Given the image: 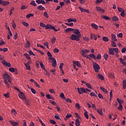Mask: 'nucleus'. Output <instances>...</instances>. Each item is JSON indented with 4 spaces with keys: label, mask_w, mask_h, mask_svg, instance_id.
Returning <instances> with one entry per match:
<instances>
[{
    "label": "nucleus",
    "mask_w": 126,
    "mask_h": 126,
    "mask_svg": "<svg viewBox=\"0 0 126 126\" xmlns=\"http://www.w3.org/2000/svg\"><path fill=\"white\" fill-rule=\"evenodd\" d=\"M74 34H72L70 36V39L72 41H79L80 38H81V33H80V32H75Z\"/></svg>",
    "instance_id": "obj_1"
},
{
    "label": "nucleus",
    "mask_w": 126,
    "mask_h": 126,
    "mask_svg": "<svg viewBox=\"0 0 126 126\" xmlns=\"http://www.w3.org/2000/svg\"><path fill=\"white\" fill-rule=\"evenodd\" d=\"M40 26H41V27H44V28H46V29H50L51 30H53L55 32L60 31V29H56V27L52 26V25L50 24H47L46 25L43 23H40Z\"/></svg>",
    "instance_id": "obj_2"
},
{
    "label": "nucleus",
    "mask_w": 126,
    "mask_h": 126,
    "mask_svg": "<svg viewBox=\"0 0 126 126\" xmlns=\"http://www.w3.org/2000/svg\"><path fill=\"white\" fill-rule=\"evenodd\" d=\"M93 67L95 72H99V69H100V66L97 63H94L93 64Z\"/></svg>",
    "instance_id": "obj_3"
},
{
    "label": "nucleus",
    "mask_w": 126,
    "mask_h": 126,
    "mask_svg": "<svg viewBox=\"0 0 126 126\" xmlns=\"http://www.w3.org/2000/svg\"><path fill=\"white\" fill-rule=\"evenodd\" d=\"M81 31L75 29L67 28L65 30V32H80Z\"/></svg>",
    "instance_id": "obj_4"
},
{
    "label": "nucleus",
    "mask_w": 126,
    "mask_h": 126,
    "mask_svg": "<svg viewBox=\"0 0 126 126\" xmlns=\"http://www.w3.org/2000/svg\"><path fill=\"white\" fill-rule=\"evenodd\" d=\"M77 91L79 94H83V93H86V89L84 88H81L80 89L79 88H77Z\"/></svg>",
    "instance_id": "obj_5"
},
{
    "label": "nucleus",
    "mask_w": 126,
    "mask_h": 126,
    "mask_svg": "<svg viewBox=\"0 0 126 126\" xmlns=\"http://www.w3.org/2000/svg\"><path fill=\"white\" fill-rule=\"evenodd\" d=\"M89 52V50L83 49V50H81V56H83V57L86 58V56H85V54H88Z\"/></svg>",
    "instance_id": "obj_6"
},
{
    "label": "nucleus",
    "mask_w": 126,
    "mask_h": 126,
    "mask_svg": "<svg viewBox=\"0 0 126 126\" xmlns=\"http://www.w3.org/2000/svg\"><path fill=\"white\" fill-rule=\"evenodd\" d=\"M49 60H51L53 61L52 63V66L54 67H56L57 66V61L56 60V59L54 58H49Z\"/></svg>",
    "instance_id": "obj_7"
},
{
    "label": "nucleus",
    "mask_w": 126,
    "mask_h": 126,
    "mask_svg": "<svg viewBox=\"0 0 126 126\" xmlns=\"http://www.w3.org/2000/svg\"><path fill=\"white\" fill-rule=\"evenodd\" d=\"M1 63L3 65H6L8 67H10V66H11V64H10V63H7V62H5V60L2 61Z\"/></svg>",
    "instance_id": "obj_8"
},
{
    "label": "nucleus",
    "mask_w": 126,
    "mask_h": 126,
    "mask_svg": "<svg viewBox=\"0 0 126 126\" xmlns=\"http://www.w3.org/2000/svg\"><path fill=\"white\" fill-rule=\"evenodd\" d=\"M36 2L38 4H41V3L42 4H46L47 3L44 0H36Z\"/></svg>",
    "instance_id": "obj_9"
},
{
    "label": "nucleus",
    "mask_w": 126,
    "mask_h": 126,
    "mask_svg": "<svg viewBox=\"0 0 126 126\" xmlns=\"http://www.w3.org/2000/svg\"><path fill=\"white\" fill-rule=\"evenodd\" d=\"M9 75L7 73H4L3 75V78H4V80H7V79H9Z\"/></svg>",
    "instance_id": "obj_10"
},
{
    "label": "nucleus",
    "mask_w": 126,
    "mask_h": 126,
    "mask_svg": "<svg viewBox=\"0 0 126 126\" xmlns=\"http://www.w3.org/2000/svg\"><path fill=\"white\" fill-rule=\"evenodd\" d=\"M18 95L19 98H20L21 99H24V100H25V99L26 98V97H25L24 94H23V93L22 92H21L20 94H19Z\"/></svg>",
    "instance_id": "obj_11"
},
{
    "label": "nucleus",
    "mask_w": 126,
    "mask_h": 126,
    "mask_svg": "<svg viewBox=\"0 0 126 126\" xmlns=\"http://www.w3.org/2000/svg\"><path fill=\"white\" fill-rule=\"evenodd\" d=\"M24 101L27 106H30V105H31V100L30 99L25 98Z\"/></svg>",
    "instance_id": "obj_12"
},
{
    "label": "nucleus",
    "mask_w": 126,
    "mask_h": 126,
    "mask_svg": "<svg viewBox=\"0 0 126 126\" xmlns=\"http://www.w3.org/2000/svg\"><path fill=\"white\" fill-rule=\"evenodd\" d=\"M96 8L98 11H100L101 13H104V12H105V10L102 9V8L100 7L96 6Z\"/></svg>",
    "instance_id": "obj_13"
},
{
    "label": "nucleus",
    "mask_w": 126,
    "mask_h": 126,
    "mask_svg": "<svg viewBox=\"0 0 126 126\" xmlns=\"http://www.w3.org/2000/svg\"><path fill=\"white\" fill-rule=\"evenodd\" d=\"M9 123H10V124H11L12 126H18V123H17V122H15L14 121H12L11 120H10Z\"/></svg>",
    "instance_id": "obj_14"
},
{
    "label": "nucleus",
    "mask_w": 126,
    "mask_h": 126,
    "mask_svg": "<svg viewBox=\"0 0 126 126\" xmlns=\"http://www.w3.org/2000/svg\"><path fill=\"white\" fill-rule=\"evenodd\" d=\"M116 37H117V36L115 34H112L111 39H112V41H118V39H117V38H116Z\"/></svg>",
    "instance_id": "obj_15"
},
{
    "label": "nucleus",
    "mask_w": 126,
    "mask_h": 126,
    "mask_svg": "<svg viewBox=\"0 0 126 126\" xmlns=\"http://www.w3.org/2000/svg\"><path fill=\"white\" fill-rule=\"evenodd\" d=\"M109 54L112 56L115 55V52H114V48H109Z\"/></svg>",
    "instance_id": "obj_16"
},
{
    "label": "nucleus",
    "mask_w": 126,
    "mask_h": 126,
    "mask_svg": "<svg viewBox=\"0 0 126 126\" xmlns=\"http://www.w3.org/2000/svg\"><path fill=\"white\" fill-rule=\"evenodd\" d=\"M75 126H80V121H79V119L78 118L75 120Z\"/></svg>",
    "instance_id": "obj_17"
},
{
    "label": "nucleus",
    "mask_w": 126,
    "mask_h": 126,
    "mask_svg": "<svg viewBox=\"0 0 126 126\" xmlns=\"http://www.w3.org/2000/svg\"><path fill=\"white\" fill-rule=\"evenodd\" d=\"M8 4H9V2L8 1H2V5L3 6H6V5H7Z\"/></svg>",
    "instance_id": "obj_18"
},
{
    "label": "nucleus",
    "mask_w": 126,
    "mask_h": 126,
    "mask_svg": "<svg viewBox=\"0 0 126 126\" xmlns=\"http://www.w3.org/2000/svg\"><path fill=\"white\" fill-rule=\"evenodd\" d=\"M38 63L40 64V65L42 69H44V70H46V69L45 68V65L42 62H40L38 61Z\"/></svg>",
    "instance_id": "obj_19"
},
{
    "label": "nucleus",
    "mask_w": 126,
    "mask_h": 126,
    "mask_svg": "<svg viewBox=\"0 0 126 126\" xmlns=\"http://www.w3.org/2000/svg\"><path fill=\"white\" fill-rule=\"evenodd\" d=\"M37 9H38V10H45V7H43L41 5H40L37 6Z\"/></svg>",
    "instance_id": "obj_20"
},
{
    "label": "nucleus",
    "mask_w": 126,
    "mask_h": 126,
    "mask_svg": "<svg viewBox=\"0 0 126 126\" xmlns=\"http://www.w3.org/2000/svg\"><path fill=\"white\" fill-rule=\"evenodd\" d=\"M100 90H101V91H103L104 93H105L106 94L108 93V90H107L106 89H105V88L103 87H100Z\"/></svg>",
    "instance_id": "obj_21"
},
{
    "label": "nucleus",
    "mask_w": 126,
    "mask_h": 126,
    "mask_svg": "<svg viewBox=\"0 0 126 126\" xmlns=\"http://www.w3.org/2000/svg\"><path fill=\"white\" fill-rule=\"evenodd\" d=\"M91 26L93 27V28H94V29H95V30H97L98 29V26H97V25L95 24L94 23L92 24Z\"/></svg>",
    "instance_id": "obj_22"
},
{
    "label": "nucleus",
    "mask_w": 126,
    "mask_h": 126,
    "mask_svg": "<svg viewBox=\"0 0 126 126\" xmlns=\"http://www.w3.org/2000/svg\"><path fill=\"white\" fill-rule=\"evenodd\" d=\"M24 57H26V59H27V60H28L29 61H30V60H31V57H30V56H29V55L27 53H25L24 54Z\"/></svg>",
    "instance_id": "obj_23"
},
{
    "label": "nucleus",
    "mask_w": 126,
    "mask_h": 126,
    "mask_svg": "<svg viewBox=\"0 0 126 126\" xmlns=\"http://www.w3.org/2000/svg\"><path fill=\"white\" fill-rule=\"evenodd\" d=\"M89 58H91V59H93L94 60H96V56L95 55L92 54L88 55Z\"/></svg>",
    "instance_id": "obj_24"
},
{
    "label": "nucleus",
    "mask_w": 126,
    "mask_h": 126,
    "mask_svg": "<svg viewBox=\"0 0 126 126\" xmlns=\"http://www.w3.org/2000/svg\"><path fill=\"white\" fill-rule=\"evenodd\" d=\"M93 38H94V40H97V36L95 35L93 33H92L91 34V38H90V39H93Z\"/></svg>",
    "instance_id": "obj_25"
},
{
    "label": "nucleus",
    "mask_w": 126,
    "mask_h": 126,
    "mask_svg": "<svg viewBox=\"0 0 126 126\" xmlns=\"http://www.w3.org/2000/svg\"><path fill=\"white\" fill-rule=\"evenodd\" d=\"M25 65L27 69H28V70H30V69H31V68L30 67V65H29V63H25Z\"/></svg>",
    "instance_id": "obj_26"
},
{
    "label": "nucleus",
    "mask_w": 126,
    "mask_h": 126,
    "mask_svg": "<svg viewBox=\"0 0 126 126\" xmlns=\"http://www.w3.org/2000/svg\"><path fill=\"white\" fill-rule=\"evenodd\" d=\"M68 22H76V19H68L67 20Z\"/></svg>",
    "instance_id": "obj_27"
},
{
    "label": "nucleus",
    "mask_w": 126,
    "mask_h": 126,
    "mask_svg": "<svg viewBox=\"0 0 126 126\" xmlns=\"http://www.w3.org/2000/svg\"><path fill=\"white\" fill-rule=\"evenodd\" d=\"M73 64H75L78 66V67H80V63L78 62L77 61H74L73 62Z\"/></svg>",
    "instance_id": "obj_28"
},
{
    "label": "nucleus",
    "mask_w": 126,
    "mask_h": 126,
    "mask_svg": "<svg viewBox=\"0 0 126 126\" xmlns=\"http://www.w3.org/2000/svg\"><path fill=\"white\" fill-rule=\"evenodd\" d=\"M102 40L104 42H109V38L106 36L103 37Z\"/></svg>",
    "instance_id": "obj_29"
},
{
    "label": "nucleus",
    "mask_w": 126,
    "mask_h": 126,
    "mask_svg": "<svg viewBox=\"0 0 126 126\" xmlns=\"http://www.w3.org/2000/svg\"><path fill=\"white\" fill-rule=\"evenodd\" d=\"M97 77L99 78V79H101V80H104V76L100 74H98Z\"/></svg>",
    "instance_id": "obj_30"
},
{
    "label": "nucleus",
    "mask_w": 126,
    "mask_h": 126,
    "mask_svg": "<svg viewBox=\"0 0 126 126\" xmlns=\"http://www.w3.org/2000/svg\"><path fill=\"white\" fill-rule=\"evenodd\" d=\"M123 88L124 89H126V80H124L123 81Z\"/></svg>",
    "instance_id": "obj_31"
},
{
    "label": "nucleus",
    "mask_w": 126,
    "mask_h": 126,
    "mask_svg": "<svg viewBox=\"0 0 126 126\" xmlns=\"http://www.w3.org/2000/svg\"><path fill=\"white\" fill-rule=\"evenodd\" d=\"M30 4L32 5L33 6H37V4L35 2V1L32 0L31 1Z\"/></svg>",
    "instance_id": "obj_32"
},
{
    "label": "nucleus",
    "mask_w": 126,
    "mask_h": 126,
    "mask_svg": "<svg viewBox=\"0 0 126 126\" xmlns=\"http://www.w3.org/2000/svg\"><path fill=\"white\" fill-rule=\"evenodd\" d=\"M120 63H122V64L123 65H126V63H125L124 62V59H123V58H120Z\"/></svg>",
    "instance_id": "obj_33"
},
{
    "label": "nucleus",
    "mask_w": 126,
    "mask_h": 126,
    "mask_svg": "<svg viewBox=\"0 0 126 126\" xmlns=\"http://www.w3.org/2000/svg\"><path fill=\"white\" fill-rule=\"evenodd\" d=\"M27 8H28V6L25 5H22L21 7V10H23V9H26Z\"/></svg>",
    "instance_id": "obj_34"
},
{
    "label": "nucleus",
    "mask_w": 126,
    "mask_h": 126,
    "mask_svg": "<svg viewBox=\"0 0 126 126\" xmlns=\"http://www.w3.org/2000/svg\"><path fill=\"white\" fill-rule=\"evenodd\" d=\"M117 102L121 105V104H123L124 103V100L120 99L119 98H117Z\"/></svg>",
    "instance_id": "obj_35"
},
{
    "label": "nucleus",
    "mask_w": 126,
    "mask_h": 126,
    "mask_svg": "<svg viewBox=\"0 0 126 126\" xmlns=\"http://www.w3.org/2000/svg\"><path fill=\"white\" fill-rule=\"evenodd\" d=\"M84 116L87 120H88V119H89V116H88V112L86 111V112L84 113Z\"/></svg>",
    "instance_id": "obj_36"
},
{
    "label": "nucleus",
    "mask_w": 126,
    "mask_h": 126,
    "mask_svg": "<svg viewBox=\"0 0 126 126\" xmlns=\"http://www.w3.org/2000/svg\"><path fill=\"white\" fill-rule=\"evenodd\" d=\"M30 46H31L30 42H29V41H27L26 44V47L30 48Z\"/></svg>",
    "instance_id": "obj_37"
},
{
    "label": "nucleus",
    "mask_w": 126,
    "mask_h": 126,
    "mask_svg": "<svg viewBox=\"0 0 126 126\" xmlns=\"http://www.w3.org/2000/svg\"><path fill=\"white\" fill-rule=\"evenodd\" d=\"M37 47H39V48H41V49H43V50H45L46 49L45 47H44V46H43L41 44H37Z\"/></svg>",
    "instance_id": "obj_38"
},
{
    "label": "nucleus",
    "mask_w": 126,
    "mask_h": 126,
    "mask_svg": "<svg viewBox=\"0 0 126 126\" xmlns=\"http://www.w3.org/2000/svg\"><path fill=\"white\" fill-rule=\"evenodd\" d=\"M112 20H113V21H119V18L117 16H114L112 18Z\"/></svg>",
    "instance_id": "obj_39"
},
{
    "label": "nucleus",
    "mask_w": 126,
    "mask_h": 126,
    "mask_svg": "<svg viewBox=\"0 0 126 126\" xmlns=\"http://www.w3.org/2000/svg\"><path fill=\"white\" fill-rule=\"evenodd\" d=\"M102 18H103V19H105V20H111V19L109 17H108L107 16H105V15L103 16Z\"/></svg>",
    "instance_id": "obj_40"
},
{
    "label": "nucleus",
    "mask_w": 126,
    "mask_h": 126,
    "mask_svg": "<svg viewBox=\"0 0 126 126\" xmlns=\"http://www.w3.org/2000/svg\"><path fill=\"white\" fill-rule=\"evenodd\" d=\"M119 111H123V105L122 104H119V106L117 108Z\"/></svg>",
    "instance_id": "obj_41"
},
{
    "label": "nucleus",
    "mask_w": 126,
    "mask_h": 126,
    "mask_svg": "<svg viewBox=\"0 0 126 126\" xmlns=\"http://www.w3.org/2000/svg\"><path fill=\"white\" fill-rule=\"evenodd\" d=\"M45 72H44V74H45V75H47V76H51V74H50V73L48 72V71H47V70H45Z\"/></svg>",
    "instance_id": "obj_42"
},
{
    "label": "nucleus",
    "mask_w": 126,
    "mask_h": 126,
    "mask_svg": "<svg viewBox=\"0 0 126 126\" xmlns=\"http://www.w3.org/2000/svg\"><path fill=\"white\" fill-rule=\"evenodd\" d=\"M34 16V15L33 14L30 13L26 15L27 18H30L31 17Z\"/></svg>",
    "instance_id": "obj_43"
},
{
    "label": "nucleus",
    "mask_w": 126,
    "mask_h": 126,
    "mask_svg": "<svg viewBox=\"0 0 126 126\" xmlns=\"http://www.w3.org/2000/svg\"><path fill=\"white\" fill-rule=\"evenodd\" d=\"M49 122L51 123V124H52V125H56V124H57L56 121H55V120H52V119H50L49 120Z\"/></svg>",
    "instance_id": "obj_44"
},
{
    "label": "nucleus",
    "mask_w": 126,
    "mask_h": 126,
    "mask_svg": "<svg viewBox=\"0 0 126 126\" xmlns=\"http://www.w3.org/2000/svg\"><path fill=\"white\" fill-rule=\"evenodd\" d=\"M60 97L62 98V99H65V97L64 96V93H61L60 94Z\"/></svg>",
    "instance_id": "obj_45"
},
{
    "label": "nucleus",
    "mask_w": 126,
    "mask_h": 126,
    "mask_svg": "<svg viewBox=\"0 0 126 126\" xmlns=\"http://www.w3.org/2000/svg\"><path fill=\"white\" fill-rule=\"evenodd\" d=\"M86 86L88 87V88H89L90 89H92V87L91 86V85L88 83H87L86 84Z\"/></svg>",
    "instance_id": "obj_46"
},
{
    "label": "nucleus",
    "mask_w": 126,
    "mask_h": 126,
    "mask_svg": "<svg viewBox=\"0 0 126 126\" xmlns=\"http://www.w3.org/2000/svg\"><path fill=\"white\" fill-rule=\"evenodd\" d=\"M111 46L112 47L116 48V47H117V44H116V43H115L114 41H111Z\"/></svg>",
    "instance_id": "obj_47"
},
{
    "label": "nucleus",
    "mask_w": 126,
    "mask_h": 126,
    "mask_svg": "<svg viewBox=\"0 0 126 126\" xmlns=\"http://www.w3.org/2000/svg\"><path fill=\"white\" fill-rule=\"evenodd\" d=\"M4 83H5L6 85H7V87H9V84L8 83V81H7V80H4Z\"/></svg>",
    "instance_id": "obj_48"
},
{
    "label": "nucleus",
    "mask_w": 126,
    "mask_h": 126,
    "mask_svg": "<svg viewBox=\"0 0 126 126\" xmlns=\"http://www.w3.org/2000/svg\"><path fill=\"white\" fill-rule=\"evenodd\" d=\"M97 112L99 115H103V112H102V109L99 110L97 109Z\"/></svg>",
    "instance_id": "obj_49"
},
{
    "label": "nucleus",
    "mask_w": 126,
    "mask_h": 126,
    "mask_svg": "<svg viewBox=\"0 0 126 126\" xmlns=\"http://www.w3.org/2000/svg\"><path fill=\"white\" fill-rule=\"evenodd\" d=\"M90 95L92 96H94V97H97V95H96V94H95V93L94 92H92L90 93Z\"/></svg>",
    "instance_id": "obj_50"
},
{
    "label": "nucleus",
    "mask_w": 126,
    "mask_h": 126,
    "mask_svg": "<svg viewBox=\"0 0 126 126\" xmlns=\"http://www.w3.org/2000/svg\"><path fill=\"white\" fill-rule=\"evenodd\" d=\"M12 26L13 28V29H15V27H16V24H15V23H14V21H13Z\"/></svg>",
    "instance_id": "obj_51"
},
{
    "label": "nucleus",
    "mask_w": 126,
    "mask_h": 126,
    "mask_svg": "<svg viewBox=\"0 0 126 126\" xmlns=\"http://www.w3.org/2000/svg\"><path fill=\"white\" fill-rule=\"evenodd\" d=\"M71 114H67L66 116V118L64 119L65 121H66V119H68V118H71Z\"/></svg>",
    "instance_id": "obj_52"
},
{
    "label": "nucleus",
    "mask_w": 126,
    "mask_h": 126,
    "mask_svg": "<svg viewBox=\"0 0 126 126\" xmlns=\"http://www.w3.org/2000/svg\"><path fill=\"white\" fill-rule=\"evenodd\" d=\"M28 52L30 56H35L32 51H29Z\"/></svg>",
    "instance_id": "obj_53"
},
{
    "label": "nucleus",
    "mask_w": 126,
    "mask_h": 126,
    "mask_svg": "<svg viewBox=\"0 0 126 126\" xmlns=\"http://www.w3.org/2000/svg\"><path fill=\"white\" fill-rule=\"evenodd\" d=\"M22 24L24 26H26V27H27V26H28L29 25V24L26 22H23Z\"/></svg>",
    "instance_id": "obj_54"
},
{
    "label": "nucleus",
    "mask_w": 126,
    "mask_h": 126,
    "mask_svg": "<svg viewBox=\"0 0 126 126\" xmlns=\"http://www.w3.org/2000/svg\"><path fill=\"white\" fill-rule=\"evenodd\" d=\"M101 58H102V56H101V54H98L96 59L97 60H101Z\"/></svg>",
    "instance_id": "obj_55"
},
{
    "label": "nucleus",
    "mask_w": 126,
    "mask_h": 126,
    "mask_svg": "<svg viewBox=\"0 0 126 126\" xmlns=\"http://www.w3.org/2000/svg\"><path fill=\"white\" fill-rule=\"evenodd\" d=\"M66 25H67V26H73V23H65Z\"/></svg>",
    "instance_id": "obj_56"
},
{
    "label": "nucleus",
    "mask_w": 126,
    "mask_h": 126,
    "mask_svg": "<svg viewBox=\"0 0 126 126\" xmlns=\"http://www.w3.org/2000/svg\"><path fill=\"white\" fill-rule=\"evenodd\" d=\"M105 61H107V59H108V58H109V55H108V54H104L103 56Z\"/></svg>",
    "instance_id": "obj_57"
},
{
    "label": "nucleus",
    "mask_w": 126,
    "mask_h": 126,
    "mask_svg": "<svg viewBox=\"0 0 126 126\" xmlns=\"http://www.w3.org/2000/svg\"><path fill=\"white\" fill-rule=\"evenodd\" d=\"M14 69L13 68V67H10L9 68V71L10 72H14Z\"/></svg>",
    "instance_id": "obj_58"
},
{
    "label": "nucleus",
    "mask_w": 126,
    "mask_h": 126,
    "mask_svg": "<svg viewBox=\"0 0 126 126\" xmlns=\"http://www.w3.org/2000/svg\"><path fill=\"white\" fill-rule=\"evenodd\" d=\"M14 10V8L12 7V8L10 9V10L9 15H11V14H12V11H13Z\"/></svg>",
    "instance_id": "obj_59"
},
{
    "label": "nucleus",
    "mask_w": 126,
    "mask_h": 126,
    "mask_svg": "<svg viewBox=\"0 0 126 126\" xmlns=\"http://www.w3.org/2000/svg\"><path fill=\"white\" fill-rule=\"evenodd\" d=\"M63 65V63H60V65L59 66V68L61 70H62Z\"/></svg>",
    "instance_id": "obj_60"
},
{
    "label": "nucleus",
    "mask_w": 126,
    "mask_h": 126,
    "mask_svg": "<svg viewBox=\"0 0 126 126\" xmlns=\"http://www.w3.org/2000/svg\"><path fill=\"white\" fill-rule=\"evenodd\" d=\"M75 107H76V108H77L78 109H80V105L79 104H78V103H76V104H75Z\"/></svg>",
    "instance_id": "obj_61"
},
{
    "label": "nucleus",
    "mask_w": 126,
    "mask_h": 126,
    "mask_svg": "<svg viewBox=\"0 0 126 126\" xmlns=\"http://www.w3.org/2000/svg\"><path fill=\"white\" fill-rule=\"evenodd\" d=\"M44 46H45V47H47V49H49V43H48V42H45V43H44Z\"/></svg>",
    "instance_id": "obj_62"
},
{
    "label": "nucleus",
    "mask_w": 126,
    "mask_h": 126,
    "mask_svg": "<svg viewBox=\"0 0 126 126\" xmlns=\"http://www.w3.org/2000/svg\"><path fill=\"white\" fill-rule=\"evenodd\" d=\"M56 38L55 37H53L52 39H51V43L52 44H54V43H55V42H56Z\"/></svg>",
    "instance_id": "obj_63"
},
{
    "label": "nucleus",
    "mask_w": 126,
    "mask_h": 126,
    "mask_svg": "<svg viewBox=\"0 0 126 126\" xmlns=\"http://www.w3.org/2000/svg\"><path fill=\"white\" fill-rule=\"evenodd\" d=\"M120 15L122 16V17H125V11H123L121 13V14H120Z\"/></svg>",
    "instance_id": "obj_64"
}]
</instances>
